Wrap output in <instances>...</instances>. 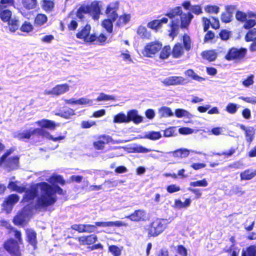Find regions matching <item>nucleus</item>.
<instances>
[{"mask_svg": "<svg viewBox=\"0 0 256 256\" xmlns=\"http://www.w3.org/2000/svg\"><path fill=\"white\" fill-rule=\"evenodd\" d=\"M37 198L34 208L46 209L54 205L57 201L56 192L52 186L46 182H40L26 188L22 196L24 202H32Z\"/></svg>", "mask_w": 256, "mask_h": 256, "instance_id": "nucleus-1", "label": "nucleus"}, {"mask_svg": "<svg viewBox=\"0 0 256 256\" xmlns=\"http://www.w3.org/2000/svg\"><path fill=\"white\" fill-rule=\"evenodd\" d=\"M191 12L183 13L182 8L180 6H176L170 8L165 16L170 19L168 26V36L174 40L177 36L179 32L180 28L182 29H188L194 16L192 13L199 15L202 12L201 6L198 4L193 5L190 7Z\"/></svg>", "mask_w": 256, "mask_h": 256, "instance_id": "nucleus-2", "label": "nucleus"}, {"mask_svg": "<svg viewBox=\"0 0 256 256\" xmlns=\"http://www.w3.org/2000/svg\"><path fill=\"white\" fill-rule=\"evenodd\" d=\"M40 128H34L33 130H26L23 132H18L14 134V137L18 140H29L32 136L36 134L38 136H45L48 133L44 128L50 130H54L59 124L48 119H42L36 122Z\"/></svg>", "mask_w": 256, "mask_h": 256, "instance_id": "nucleus-3", "label": "nucleus"}, {"mask_svg": "<svg viewBox=\"0 0 256 256\" xmlns=\"http://www.w3.org/2000/svg\"><path fill=\"white\" fill-rule=\"evenodd\" d=\"M91 26L86 24L82 26L76 34V38L83 40L86 42L94 43L96 44L103 46L106 44L107 37L104 34H100L97 36L95 34H90Z\"/></svg>", "mask_w": 256, "mask_h": 256, "instance_id": "nucleus-4", "label": "nucleus"}, {"mask_svg": "<svg viewBox=\"0 0 256 256\" xmlns=\"http://www.w3.org/2000/svg\"><path fill=\"white\" fill-rule=\"evenodd\" d=\"M99 2L94 1L90 4H82L76 12V17L80 20L84 18L85 14H90L94 20H98L100 14Z\"/></svg>", "mask_w": 256, "mask_h": 256, "instance_id": "nucleus-5", "label": "nucleus"}, {"mask_svg": "<svg viewBox=\"0 0 256 256\" xmlns=\"http://www.w3.org/2000/svg\"><path fill=\"white\" fill-rule=\"evenodd\" d=\"M166 224L162 218H156L150 222L146 229L148 238H155L161 234L166 228Z\"/></svg>", "mask_w": 256, "mask_h": 256, "instance_id": "nucleus-6", "label": "nucleus"}, {"mask_svg": "<svg viewBox=\"0 0 256 256\" xmlns=\"http://www.w3.org/2000/svg\"><path fill=\"white\" fill-rule=\"evenodd\" d=\"M128 226L122 222L117 220L115 222L109 221L106 222H94V224H84V232L92 233L94 232L97 227H120L126 226Z\"/></svg>", "mask_w": 256, "mask_h": 256, "instance_id": "nucleus-7", "label": "nucleus"}, {"mask_svg": "<svg viewBox=\"0 0 256 256\" xmlns=\"http://www.w3.org/2000/svg\"><path fill=\"white\" fill-rule=\"evenodd\" d=\"M246 54L247 49L245 48L232 47L228 49L224 58L228 61L240 62L244 60Z\"/></svg>", "mask_w": 256, "mask_h": 256, "instance_id": "nucleus-8", "label": "nucleus"}, {"mask_svg": "<svg viewBox=\"0 0 256 256\" xmlns=\"http://www.w3.org/2000/svg\"><path fill=\"white\" fill-rule=\"evenodd\" d=\"M162 43L158 40L151 42L146 44L142 52L145 56L152 58L162 49Z\"/></svg>", "mask_w": 256, "mask_h": 256, "instance_id": "nucleus-9", "label": "nucleus"}, {"mask_svg": "<svg viewBox=\"0 0 256 256\" xmlns=\"http://www.w3.org/2000/svg\"><path fill=\"white\" fill-rule=\"evenodd\" d=\"M19 244L16 240L12 238L6 240L3 244L4 248L13 256H21Z\"/></svg>", "mask_w": 256, "mask_h": 256, "instance_id": "nucleus-10", "label": "nucleus"}, {"mask_svg": "<svg viewBox=\"0 0 256 256\" xmlns=\"http://www.w3.org/2000/svg\"><path fill=\"white\" fill-rule=\"evenodd\" d=\"M119 9V2L118 1L113 2L110 3L106 6L105 13L108 18L112 19V20H116L118 18L117 12Z\"/></svg>", "mask_w": 256, "mask_h": 256, "instance_id": "nucleus-11", "label": "nucleus"}, {"mask_svg": "<svg viewBox=\"0 0 256 256\" xmlns=\"http://www.w3.org/2000/svg\"><path fill=\"white\" fill-rule=\"evenodd\" d=\"M113 141L112 138L108 135L102 134L98 136V140L93 142V146L96 150H102L106 144Z\"/></svg>", "mask_w": 256, "mask_h": 256, "instance_id": "nucleus-12", "label": "nucleus"}, {"mask_svg": "<svg viewBox=\"0 0 256 256\" xmlns=\"http://www.w3.org/2000/svg\"><path fill=\"white\" fill-rule=\"evenodd\" d=\"M125 218L134 222H145L146 220V214L144 210H136L131 214L126 216Z\"/></svg>", "mask_w": 256, "mask_h": 256, "instance_id": "nucleus-13", "label": "nucleus"}, {"mask_svg": "<svg viewBox=\"0 0 256 256\" xmlns=\"http://www.w3.org/2000/svg\"><path fill=\"white\" fill-rule=\"evenodd\" d=\"M244 40L246 42H252L249 46L251 52H256V28H253L246 34Z\"/></svg>", "mask_w": 256, "mask_h": 256, "instance_id": "nucleus-14", "label": "nucleus"}, {"mask_svg": "<svg viewBox=\"0 0 256 256\" xmlns=\"http://www.w3.org/2000/svg\"><path fill=\"white\" fill-rule=\"evenodd\" d=\"M20 199L19 196L16 194H11L8 196L4 201L2 206L4 210H10L13 206L16 204Z\"/></svg>", "mask_w": 256, "mask_h": 256, "instance_id": "nucleus-15", "label": "nucleus"}, {"mask_svg": "<svg viewBox=\"0 0 256 256\" xmlns=\"http://www.w3.org/2000/svg\"><path fill=\"white\" fill-rule=\"evenodd\" d=\"M168 20V18L166 17H164L160 20H154L149 22L147 24V26L156 32L162 28V24H167Z\"/></svg>", "mask_w": 256, "mask_h": 256, "instance_id": "nucleus-16", "label": "nucleus"}, {"mask_svg": "<svg viewBox=\"0 0 256 256\" xmlns=\"http://www.w3.org/2000/svg\"><path fill=\"white\" fill-rule=\"evenodd\" d=\"M70 86L68 84H64L56 85L50 90L46 92L47 94L58 96L68 91Z\"/></svg>", "mask_w": 256, "mask_h": 256, "instance_id": "nucleus-17", "label": "nucleus"}, {"mask_svg": "<svg viewBox=\"0 0 256 256\" xmlns=\"http://www.w3.org/2000/svg\"><path fill=\"white\" fill-rule=\"evenodd\" d=\"M185 78L180 76H172L165 78L163 84L166 86L183 84L185 83Z\"/></svg>", "mask_w": 256, "mask_h": 256, "instance_id": "nucleus-18", "label": "nucleus"}, {"mask_svg": "<svg viewBox=\"0 0 256 256\" xmlns=\"http://www.w3.org/2000/svg\"><path fill=\"white\" fill-rule=\"evenodd\" d=\"M78 240L81 245H91L98 240V236L95 234L83 236L78 237Z\"/></svg>", "mask_w": 256, "mask_h": 256, "instance_id": "nucleus-19", "label": "nucleus"}, {"mask_svg": "<svg viewBox=\"0 0 256 256\" xmlns=\"http://www.w3.org/2000/svg\"><path fill=\"white\" fill-rule=\"evenodd\" d=\"M26 234L27 242L32 246L34 249H36L37 247L36 232L32 229L27 228L26 230Z\"/></svg>", "mask_w": 256, "mask_h": 256, "instance_id": "nucleus-20", "label": "nucleus"}, {"mask_svg": "<svg viewBox=\"0 0 256 256\" xmlns=\"http://www.w3.org/2000/svg\"><path fill=\"white\" fill-rule=\"evenodd\" d=\"M240 128L244 132L246 140L249 144H250L254 140V135L255 134V129L252 127H246L244 124H240Z\"/></svg>", "mask_w": 256, "mask_h": 256, "instance_id": "nucleus-21", "label": "nucleus"}, {"mask_svg": "<svg viewBox=\"0 0 256 256\" xmlns=\"http://www.w3.org/2000/svg\"><path fill=\"white\" fill-rule=\"evenodd\" d=\"M128 122H133L136 124H138L142 122L143 118L139 116L136 110H131L127 112Z\"/></svg>", "mask_w": 256, "mask_h": 256, "instance_id": "nucleus-22", "label": "nucleus"}, {"mask_svg": "<svg viewBox=\"0 0 256 256\" xmlns=\"http://www.w3.org/2000/svg\"><path fill=\"white\" fill-rule=\"evenodd\" d=\"M184 53V48L182 44L176 42L172 50V55L173 58H178L182 56Z\"/></svg>", "mask_w": 256, "mask_h": 256, "instance_id": "nucleus-23", "label": "nucleus"}, {"mask_svg": "<svg viewBox=\"0 0 256 256\" xmlns=\"http://www.w3.org/2000/svg\"><path fill=\"white\" fill-rule=\"evenodd\" d=\"M256 176V169L248 168L240 173L241 180H248Z\"/></svg>", "mask_w": 256, "mask_h": 256, "instance_id": "nucleus-24", "label": "nucleus"}, {"mask_svg": "<svg viewBox=\"0 0 256 256\" xmlns=\"http://www.w3.org/2000/svg\"><path fill=\"white\" fill-rule=\"evenodd\" d=\"M202 58L209 62L214 61L218 56V54L215 50H206L201 53Z\"/></svg>", "mask_w": 256, "mask_h": 256, "instance_id": "nucleus-25", "label": "nucleus"}, {"mask_svg": "<svg viewBox=\"0 0 256 256\" xmlns=\"http://www.w3.org/2000/svg\"><path fill=\"white\" fill-rule=\"evenodd\" d=\"M8 6H2L0 8V18L4 22H7L12 18V12L8 9Z\"/></svg>", "mask_w": 256, "mask_h": 256, "instance_id": "nucleus-26", "label": "nucleus"}, {"mask_svg": "<svg viewBox=\"0 0 256 256\" xmlns=\"http://www.w3.org/2000/svg\"><path fill=\"white\" fill-rule=\"evenodd\" d=\"M136 32L142 39L149 40L151 36L150 32L144 26H140L137 28Z\"/></svg>", "mask_w": 256, "mask_h": 256, "instance_id": "nucleus-27", "label": "nucleus"}, {"mask_svg": "<svg viewBox=\"0 0 256 256\" xmlns=\"http://www.w3.org/2000/svg\"><path fill=\"white\" fill-rule=\"evenodd\" d=\"M118 20L116 26L118 27H121L128 24L130 20V14H124L120 16H118Z\"/></svg>", "mask_w": 256, "mask_h": 256, "instance_id": "nucleus-28", "label": "nucleus"}, {"mask_svg": "<svg viewBox=\"0 0 256 256\" xmlns=\"http://www.w3.org/2000/svg\"><path fill=\"white\" fill-rule=\"evenodd\" d=\"M41 7L46 12H52L54 8V2L52 0H42Z\"/></svg>", "mask_w": 256, "mask_h": 256, "instance_id": "nucleus-29", "label": "nucleus"}, {"mask_svg": "<svg viewBox=\"0 0 256 256\" xmlns=\"http://www.w3.org/2000/svg\"><path fill=\"white\" fill-rule=\"evenodd\" d=\"M172 156L177 158H184L190 154V150L185 148L177 149L172 152Z\"/></svg>", "mask_w": 256, "mask_h": 256, "instance_id": "nucleus-30", "label": "nucleus"}, {"mask_svg": "<svg viewBox=\"0 0 256 256\" xmlns=\"http://www.w3.org/2000/svg\"><path fill=\"white\" fill-rule=\"evenodd\" d=\"M6 23L8 24V29L11 32H15L20 28V21L16 17L12 18L10 21Z\"/></svg>", "mask_w": 256, "mask_h": 256, "instance_id": "nucleus-31", "label": "nucleus"}, {"mask_svg": "<svg viewBox=\"0 0 256 256\" xmlns=\"http://www.w3.org/2000/svg\"><path fill=\"white\" fill-rule=\"evenodd\" d=\"M21 4L24 8L30 10L36 8L38 5L37 0H21Z\"/></svg>", "mask_w": 256, "mask_h": 256, "instance_id": "nucleus-32", "label": "nucleus"}, {"mask_svg": "<svg viewBox=\"0 0 256 256\" xmlns=\"http://www.w3.org/2000/svg\"><path fill=\"white\" fill-rule=\"evenodd\" d=\"M114 21L108 18H105L102 22L101 24L107 32L111 34L113 32V22Z\"/></svg>", "mask_w": 256, "mask_h": 256, "instance_id": "nucleus-33", "label": "nucleus"}, {"mask_svg": "<svg viewBox=\"0 0 256 256\" xmlns=\"http://www.w3.org/2000/svg\"><path fill=\"white\" fill-rule=\"evenodd\" d=\"M48 21L47 16L44 14H38L34 19V24L36 26H41Z\"/></svg>", "mask_w": 256, "mask_h": 256, "instance_id": "nucleus-34", "label": "nucleus"}, {"mask_svg": "<svg viewBox=\"0 0 256 256\" xmlns=\"http://www.w3.org/2000/svg\"><path fill=\"white\" fill-rule=\"evenodd\" d=\"M160 118H168L173 116V112L170 108L166 106L160 108L158 110Z\"/></svg>", "mask_w": 256, "mask_h": 256, "instance_id": "nucleus-35", "label": "nucleus"}, {"mask_svg": "<svg viewBox=\"0 0 256 256\" xmlns=\"http://www.w3.org/2000/svg\"><path fill=\"white\" fill-rule=\"evenodd\" d=\"M160 50L159 55L160 59H166L170 56V54H172V50L170 45L164 46L163 48L162 47Z\"/></svg>", "mask_w": 256, "mask_h": 256, "instance_id": "nucleus-36", "label": "nucleus"}, {"mask_svg": "<svg viewBox=\"0 0 256 256\" xmlns=\"http://www.w3.org/2000/svg\"><path fill=\"white\" fill-rule=\"evenodd\" d=\"M191 203V200L190 198H186L184 202H182L181 200L179 199H176L174 200V206L176 208L179 209L186 208L188 207Z\"/></svg>", "mask_w": 256, "mask_h": 256, "instance_id": "nucleus-37", "label": "nucleus"}, {"mask_svg": "<svg viewBox=\"0 0 256 256\" xmlns=\"http://www.w3.org/2000/svg\"><path fill=\"white\" fill-rule=\"evenodd\" d=\"M184 74L188 77L190 78L193 80H196L198 82H202L205 80V78L201 77L198 74H196L193 70L192 69H188L185 71Z\"/></svg>", "mask_w": 256, "mask_h": 256, "instance_id": "nucleus-38", "label": "nucleus"}, {"mask_svg": "<svg viewBox=\"0 0 256 256\" xmlns=\"http://www.w3.org/2000/svg\"><path fill=\"white\" fill-rule=\"evenodd\" d=\"M162 136L160 132L150 131L146 134L144 138L152 140H156L160 139Z\"/></svg>", "mask_w": 256, "mask_h": 256, "instance_id": "nucleus-39", "label": "nucleus"}, {"mask_svg": "<svg viewBox=\"0 0 256 256\" xmlns=\"http://www.w3.org/2000/svg\"><path fill=\"white\" fill-rule=\"evenodd\" d=\"M127 120L126 116L124 113L120 112L114 116L113 122L114 123H127Z\"/></svg>", "mask_w": 256, "mask_h": 256, "instance_id": "nucleus-40", "label": "nucleus"}, {"mask_svg": "<svg viewBox=\"0 0 256 256\" xmlns=\"http://www.w3.org/2000/svg\"><path fill=\"white\" fill-rule=\"evenodd\" d=\"M182 43L184 50L188 52L191 48V40L190 36L186 34H184L182 36Z\"/></svg>", "mask_w": 256, "mask_h": 256, "instance_id": "nucleus-41", "label": "nucleus"}, {"mask_svg": "<svg viewBox=\"0 0 256 256\" xmlns=\"http://www.w3.org/2000/svg\"><path fill=\"white\" fill-rule=\"evenodd\" d=\"M242 256H256V246H250L245 250H242Z\"/></svg>", "mask_w": 256, "mask_h": 256, "instance_id": "nucleus-42", "label": "nucleus"}, {"mask_svg": "<svg viewBox=\"0 0 256 256\" xmlns=\"http://www.w3.org/2000/svg\"><path fill=\"white\" fill-rule=\"evenodd\" d=\"M58 115H59L64 118L68 119L75 115V112L74 110L72 108H68L66 110H64L60 113L58 114Z\"/></svg>", "mask_w": 256, "mask_h": 256, "instance_id": "nucleus-43", "label": "nucleus"}, {"mask_svg": "<svg viewBox=\"0 0 256 256\" xmlns=\"http://www.w3.org/2000/svg\"><path fill=\"white\" fill-rule=\"evenodd\" d=\"M108 251L113 256H120L122 254V250L116 245H110L108 246Z\"/></svg>", "mask_w": 256, "mask_h": 256, "instance_id": "nucleus-44", "label": "nucleus"}, {"mask_svg": "<svg viewBox=\"0 0 256 256\" xmlns=\"http://www.w3.org/2000/svg\"><path fill=\"white\" fill-rule=\"evenodd\" d=\"M208 182L206 178L201 180L192 182L190 183V186L193 187L201 186L206 187L208 186Z\"/></svg>", "mask_w": 256, "mask_h": 256, "instance_id": "nucleus-45", "label": "nucleus"}, {"mask_svg": "<svg viewBox=\"0 0 256 256\" xmlns=\"http://www.w3.org/2000/svg\"><path fill=\"white\" fill-rule=\"evenodd\" d=\"M33 30L32 25L28 22L25 21L21 26L20 30L22 32L28 33Z\"/></svg>", "mask_w": 256, "mask_h": 256, "instance_id": "nucleus-46", "label": "nucleus"}, {"mask_svg": "<svg viewBox=\"0 0 256 256\" xmlns=\"http://www.w3.org/2000/svg\"><path fill=\"white\" fill-rule=\"evenodd\" d=\"M10 232H12L14 233V236L16 240V241L20 244L22 243V232L20 230H18L14 228L11 227L10 228Z\"/></svg>", "mask_w": 256, "mask_h": 256, "instance_id": "nucleus-47", "label": "nucleus"}, {"mask_svg": "<svg viewBox=\"0 0 256 256\" xmlns=\"http://www.w3.org/2000/svg\"><path fill=\"white\" fill-rule=\"evenodd\" d=\"M236 19L241 22H244L247 19V14L243 12L238 10L236 13Z\"/></svg>", "mask_w": 256, "mask_h": 256, "instance_id": "nucleus-48", "label": "nucleus"}, {"mask_svg": "<svg viewBox=\"0 0 256 256\" xmlns=\"http://www.w3.org/2000/svg\"><path fill=\"white\" fill-rule=\"evenodd\" d=\"M176 135V127L170 126L164 130V136L171 137Z\"/></svg>", "mask_w": 256, "mask_h": 256, "instance_id": "nucleus-49", "label": "nucleus"}, {"mask_svg": "<svg viewBox=\"0 0 256 256\" xmlns=\"http://www.w3.org/2000/svg\"><path fill=\"white\" fill-rule=\"evenodd\" d=\"M205 11L209 14H218L219 12L220 8L218 6L214 5H208L204 8Z\"/></svg>", "mask_w": 256, "mask_h": 256, "instance_id": "nucleus-50", "label": "nucleus"}, {"mask_svg": "<svg viewBox=\"0 0 256 256\" xmlns=\"http://www.w3.org/2000/svg\"><path fill=\"white\" fill-rule=\"evenodd\" d=\"M221 20L224 23H228L231 22L232 14L229 12H223L221 15Z\"/></svg>", "mask_w": 256, "mask_h": 256, "instance_id": "nucleus-51", "label": "nucleus"}, {"mask_svg": "<svg viewBox=\"0 0 256 256\" xmlns=\"http://www.w3.org/2000/svg\"><path fill=\"white\" fill-rule=\"evenodd\" d=\"M226 110L228 112L234 114L238 110L237 105L234 103H228L226 108Z\"/></svg>", "mask_w": 256, "mask_h": 256, "instance_id": "nucleus-52", "label": "nucleus"}, {"mask_svg": "<svg viewBox=\"0 0 256 256\" xmlns=\"http://www.w3.org/2000/svg\"><path fill=\"white\" fill-rule=\"evenodd\" d=\"M133 152L136 153H146L150 152L152 150L142 146H136L133 148Z\"/></svg>", "mask_w": 256, "mask_h": 256, "instance_id": "nucleus-53", "label": "nucleus"}, {"mask_svg": "<svg viewBox=\"0 0 256 256\" xmlns=\"http://www.w3.org/2000/svg\"><path fill=\"white\" fill-rule=\"evenodd\" d=\"M96 125V122L92 120H83L80 124V127L82 128H89L92 126Z\"/></svg>", "mask_w": 256, "mask_h": 256, "instance_id": "nucleus-54", "label": "nucleus"}, {"mask_svg": "<svg viewBox=\"0 0 256 256\" xmlns=\"http://www.w3.org/2000/svg\"><path fill=\"white\" fill-rule=\"evenodd\" d=\"M244 22L243 28L246 30H250L256 25V21L253 19L246 20Z\"/></svg>", "mask_w": 256, "mask_h": 256, "instance_id": "nucleus-55", "label": "nucleus"}, {"mask_svg": "<svg viewBox=\"0 0 256 256\" xmlns=\"http://www.w3.org/2000/svg\"><path fill=\"white\" fill-rule=\"evenodd\" d=\"M114 97L112 96H109L104 94V93H100L98 96L96 98L97 101H102V100H114Z\"/></svg>", "mask_w": 256, "mask_h": 256, "instance_id": "nucleus-56", "label": "nucleus"}, {"mask_svg": "<svg viewBox=\"0 0 256 256\" xmlns=\"http://www.w3.org/2000/svg\"><path fill=\"white\" fill-rule=\"evenodd\" d=\"M78 104L91 106L93 104V100L86 98H81L78 100Z\"/></svg>", "mask_w": 256, "mask_h": 256, "instance_id": "nucleus-57", "label": "nucleus"}, {"mask_svg": "<svg viewBox=\"0 0 256 256\" xmlns=\"http://www.w3.org/2000/svg\"><path fill=\"white\" fill-rule=\"evenodd\" d=\"M230 32L226 30H222L219 33V36L222 40H227L230 37Z\"/></svg>", "mask_w": 256, "mask_h": 256, "instance_id": "nucleus-58", "label": "nucleus"}, {"mask_svg": "<svg viewBox=\"0 0 256 256\" xmlns=\"http://www.w3.org/2000/svg\"><path fill=\"white\" fill-rule=\"evenodd\" d=\"M166 189L168 192L172 194L180 191V188L175 184H172L167 186Z\"/></svg>", "mask_w": 256, "mask_h": 256, "instance_id": "nucleus-59", "label": "nucleus"}, {"mask_svg": "<svg viewBox=\"0 0 256 256\" xmlns=\"http://www.w3.org/2000/svg\"><path fill=\"white\" fill-rule=\"evenodd\" d=\"M202 21L203 24L204 32H206L210 28V26H211L212 24L209 18H207L202 17Z\"/></svg>", "mask_w": 256, "mask_h": 256, "instance_id": "nucleus-60", "label": "nucleus"}, {"mask_svg": "<svg viewBox=\"0 0 256 256\" xmlns=\"http://www.w3.org/2000/svg\"><path fill=\"white\" fill-rule=\"evenodd\" d=\"M176 251L182 256H188V250L183 245H178Z\"/></svg>", "mask_w": 256, "mask_h": 256, "instance_id": "nucleus-61", "label": "nucleus"}, {"mask_svg": "<svg viewBox=\"0 0 256 256\" xmlns=\"http://www.w3.org/2000/svg\"><path fill=\"white\" fill-rule=\"evenodd\" d=\"M254 75L250 74L242 82V84L248 87L254 84Z\"/></svg>", "mask_w": 256, "mask_h": 256, "instance_id": "nucleus-62", "label": "nucleus"}, {"mask_svg": "<svg viewBox=\"0 0 256 256\" xmlns=\"http://www.w3.org/2000/svg\"><path fill=\"white\" fill-rule=\"evenodd\" d=\"M178 132L181 134L186 135L192 134L194 130L188 127H182L178 129Z\"/></svg>", "mask_w": 256, "mask_h": 256, "instance_id": "nucleus-63", "label": "nucleus"}, {"mask_svg": "<svg viewBox=\"0 0 256 256\" xmlns=\"http://www.w3.org/2000/svg\"><path fill=\"white\" fill-rule=\"evenodd\" d=\"M78 27V22L74 20H72L68 24V28L70 31H75Z\"/></svg>", "mask_w": 256, "mask_h": 256, "instance_id": "nucleus-64", "label": "nucleus"}]
</instances>
